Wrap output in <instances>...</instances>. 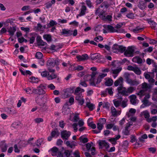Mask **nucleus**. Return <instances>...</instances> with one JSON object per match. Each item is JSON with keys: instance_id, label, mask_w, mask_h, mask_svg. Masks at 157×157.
<instances>
[{"instance_id": "f257e3e1", "label": "nucleus", "mask_w": 157, "mask_h": 157, "mask_svg": "<svg viewBox=\"0 0 157 157\" xmlns=\"http://www.w3.org/2000/svg\"><path fill=\"white\" fill-rule=\"evenodd\" d=\"M124 77L127 83L131 86H137L140 83V81L136 79H132L130 78V75L128 72H125Z\"/></svg>"}, {"instance_id": "f03ea898", "label": "nucleus", "mask_w": 157, "mask_h": 157, "mask_svg": "<svg viewBox=\"0 0 157 157\" xmlns=\"http://www.w3.org/2000/svg\"><path fill=\"white\" fill-rule=\"evenodd\" d=\"M144 76L146 79L148 80V81L150 83L153 84L154 83L155 80L154 78L155 77V75L153 72H145L144 74Z\"/></svg>"}, {"instance_id": "7ed1b4c3", "label": "nucleus", "mask_w": 157, "mask_h": 157, "mask_svg": "<svg viewBox=\"0 0 157 157\" xmlns=\"http://www.w3.org/2000/svg\"><path fill=\"white\" fill-rule=\"evenodd\" d=\"M61 33L62 35H64L66 36H70L73 35V36H75L77 34V31L76 29H75L73 31L68 29H62Z\"/></svg>"}, {"instance_id": "20e7f679", "label": "nucleus", "mask_w": 157, "mask_h": 157, "mask_svg": "<svg viewBox=\"0 0 157 157\" xmlns=\"http://www.w3.org/2000/svg\"><path fill=\"white\" fill-rule=\"evenodd\" d=\"M47 100V96L44 95L41 97L37 96L36 98L35 101L36 103L39 105L43 106Z\"/></svg>"}, {"instance_id": "39448f33", "label": "nucleus", "mask_w": 157, "mask_h": 157, "mask_svg": "<svg viewBox=\"0 0 157 157\" xmlns=\"http://www.w3.org/2000/svg\"><path fill=\"white\" fill-rule=\"evenodd\" d=\"M46 86L42 84H40L37 89H35V94L40 95H43L45 94V92L44 90L45 89Z\"/></svg>"}, {"instance_id": "423d86ee", "label": "nucleus", "mask_w": 157, "mask_h": 157, "mask_svg": "<svg viewBox=\"0 0 157 157\" xmlns=\"http://www.w3.org/2000/svg\"><path fill=\"white\" fill-rule=\"evenodd\" d=\"M134 51L133 48L132 47L129 46L125 51L124 54L126 56L132 57L133 56Z\"/></svg>"}, {"instance_id": "0eeeda50", "label": "nucleus", "mask_w": 157, "mask_h": 157, "mask_svg": "<svg viewBox=\"0 0 157 157\" xmlns=\"http://www.w3.org/2000/svg\"><path fill=\"white\" fill-rule=\"evenodd\" d=\"M95 13L98 15L99 17L103 20L105 18V16L107 15V13L105 11L101 10L100 8L97 10Z\"/></svg>"}, {"instance_id": "6e6552de", "label": "nucleus", "mask_w": 157, "mask_h": 157, "mask_svg": "<svg viewBox=\"0 0 157 157\" xmlns=\"http://www.w3.org/2000/svg\"><path fill=\"white\" fill-rule=\"evenodd\" d=\"M144 96L145 97L142 101L143 105L145 106L150 105H151V103L148 101V99L150 97V94H145Z\"/></svg>"}, {"instance_id": "1a4fd4ad", "label": "nucleus", "mask_w": 157, "mask_h": 157, "mask_svg": "<svg viewBox=\"0 0 157 157\" xmlns=\"http://www.w3.org/2000/svg\"><path fill=\"white\" fill-rule=\"evenodd\" d=\"M117 90L118 93L121 94L123 95H128L127 88L124 87L123 86L121 87H118Z\"/></svg>"}, {"instance_id": "9d476101", "label": "nucleus", "mask_w": 157, "mask_h": 157, "mask_svg": "<svg viewBox=\"0 0 157 157\" xmlns=\"http://www.w3.org/2000/svg\"><path fill=\"white\" fill-rule=\"evenodd\" d=\"M63 97L66 98L69 97L71 94L73 92V90L71 88H68L63 90Z\"/></svg>"}, {"instance_id": "9b49d317", "label": "nucleus", "mask_w": 157, "mask_h": 157, "mask_svg": "<svg viewBox=\"0 0 157 157\" xmlns=\"http://www.w3.org/2000/svg\"><path fill=\"white\" fill-rule=\"evenodd\" d=\"M80 9L79 14L78 15V16H79L85 15L87 11V7L84 5V3H83Z\"/></svg>"}, {"instance_id": "f8f14e48", "label": "nucleus", "mask_w": 157, "mask_h": 157, "mask_svg": "<svg viewBox=\"0 0 157 157\" xmlns=\"http://www.w3.org/2000/svg\"><path fill=\"white\" fill-rule=\"evenodd\" d=\"M75 99L79 104L82 105L84 103V100L82 94H79L78 95H76Z\"/></svg>"}, {"instance_id": "ddd939ff", "label": "nucleus", "mask_w": 157, "mask_h": 157, "mask_svg": "<svg viewBox=\"0 0 157 157\" xmlns=\"http://www.w3.org/2000/svg\"><path fill=\"white\" fill-rule=\"evenodd\" d=\"M115 86L121 87L123 86V79L121 77H120L117 80H116L114 83Z\"/></svg>"}, {"instance_id": "4468645a", "label": "nucleus", "mask_w": 157, "mask_h": 157, "mask_svg": "<svg viewBox=\"0 0 157 157\" xmlns=\"http://www.w3.org/2000/svg\"><path fill=\"white\" fill-rule=\"evenodd\" d=\"M63 45L62 44H52L50 46L49 49L51 50L52 52L57 51L59 49L62 48Z\"/></svg>"}, {"instance_id": "2eb2a0df", "label": "nucleus", "mask_w": 157, "mask_h": 157, "mask_svg": "<svg viewBox=\"0 0 157 157\" xmlns=\"http://www.w3.org/2000/svg\"><path fill=\"white\" fill-rule=\"evenodd\" d=\"M62 112L64 115H68L69 113H70V108L67 106V103L63 106L62 109Z\"/></svg>"}, {"instance_id": "dca6fc26", "label": "nucleus", "mask_w": 157, "mask_h": 157, "mask_svg": "<svg viewBox=\"0 0 157 157\" xmlns=\"http://www.w3.org/2000/svg\"><path fill=\"white\" fill-rule=\"evenodd\" d=\"M0 147L2 152H4L6 151L8 146L5 140L2 141L0 142Z\"/></svg>"}, {"instance_id": "f3484780", "label": "nucleus", "mask_w": 157, "mask_h": 157, "mask_svg": "<svg viewBox=\"0 0 157 157\" xmlns=\"http://www.w3.org/2000/svg\"><path fill=\"white\" fill-rule=\"evenodd\" d=\"M113 88L112 87L107 88L104 91L101 92V94L104 96H105L107 93H108L109 95L112 96L113 94Z\"/></svg>"}, {"instance_id": "a211bd4d", "label": "nucleus", "mask_w": 157, "mask_h": 157, "mask_svg": "<svg viewBox=\"0 0 157 157\" xmlns=\"http://www.w3.org/2000/svg\"><path fill=\"white\" fill-rule=\"evenodd\" d=\"M71 133L69 131H64L61 133L62 137L65 139L67 140L71 135Z\"/></svg>"}, {"instance_id": "6ab92c4d", "label": "nucleus", "mask_w": 157, "mask_h": 157, "mask_svg": "<svg viewBox=\"0 0 157 157\" xmlns=\"http://www.w3.org/2000/svg\"><path fill=\"white\" fill-rule=\"evenodd\" d=\"M98 73L97 71L93 72L91 75H85L84 78L85 80L88 81L89 79L94 78L95 76Z\"/></svg>"}, {"instance_id": "aec40b11", "label": "nucleus", "mask_w": 157, "mask_h": 157, "mask_svg": "<svg viewBox=\"0 0 157 157\" xmlns=\"http://www.w3.org/2000/svg\"><path fill=\"white\" fill-rule=\"evenodd\" d=\"M51 154L53 156H56L59 151L58 148L56 147H54L50 149Z\"/></svg>"}, {"instance_id": "412c9836", "label": "nucleus", "mask_w": 157, "mask_h": 157, "mask_svg": "<svg viewBox=\"0 0 157 157\" xmlns=\"http://www.w3.org/2000/svg\"><path fill=\"white\" fill-rule=\"evenodd\" d=\"M98 144L101 148L104 147L105 148L107 149L109 147V144L105 140L100 141L99 142Z\"/></svg>"}, {"instance_id": "4be33fe9", "label": "nucleus", "mask_w": 157, "mask_h": 157, "mask_svg": "<svg viewBox=\"0 0 157 157\" xmlns=\"http://www.w3.org/2000/svg\"><path fill=\"white\" fill-rule=\"evenodd\" d=\"M111 112L112 115L114 117L117 116L118 114L120 115L121 113L120 111H117L115 108L113 106L111 107Z\"/></svg>"}, {"instance_id": "5701e85b", "label": "nucleus", "mask_w": 157, "mask_h": 157, "mask_svg": "<svg viewBox=\"0 0 157 157\" xmlns=\"http://www.w3.org/2000/svg\"><path fill=\"white\" fill-rule=\"evenodd\" d=\"M76 58L79 61H83L87 60L88 58V56L87 54H84L82 56H78Z\"/></svg>"}, {"instance_id": "b1692460", "label": "nucleus", "mask_w": 157, "mask_h": 157, "mask_svg": "<svg viewBox=\"0 0 157 157\" xmlns=\"http://www.w3.org/2000/svg\"><path fill=\"white\" fill-rule=\"evenodd\" d=\"M136 110L133 108H131L129 109V111L126 113V115L128 117L133 116L136 113Z\"/></svg>"}, {"instance_id": "393cba45", "label": "nucleus", "mask_w": 157, "mask_h": 157, "mask_svg": "<svg viewBox=\"0 0 157 157\" xmlns=\"http://www.w3.org/2000/svg\"><path fill=\"white\" fill-rule=\"evenodd\" d=\"M105 84L107 86H110L113 85V80L110 78H107L105 79Z\"/></svg>"}, {"instance_id": "a878e982", "label": "nucleus", "mask_w": 157, "mask_h": 157, "mask_svg": "<svg viewBox=\"0 0 157 157\" xmlns=\"http://www.w3.org/2000/svg\"><path fill=\"white\" fill-rule=\"evenodd\" d=\"M148 23L151 25V27L152 29H157V24L153 21L151 19L147 20Z\"/></svg>"}, {"instance_id": "bb28decb", "label": "nucleus", "mask_w": 157, "mask_h": 157, "mask_svg": "<svg viewBox=\"0 0 157 157\" xmlns=\"http://www.w3.org/2000/svg\"><path fill=\"white\" fill-rule=\"evenodd\" d=\"M36 40L38 45L39 46H44L47 44V43L44 42L41 39V38L40 36H37L36 38Z\"/></svg>"}, {"instance_id": "cd10ccee", "label": "nucleus", "mask_w": 157, "mask_h": 157, "mask_svg": "<svg viewBox=\"0 0 157 157\" xmlns=\"http://www.w3.org/2000/svg\"><path fill=\"white\" fill-rule=\"evenodd\" d=\"M24 90L28 94H30L33 93L35 94V88H33L28 87L26 88Z\"/></svg>"}, {"instance_id": "c85d7f7f", "label": "nucleus", "mask_w": 157, "mask_h": 157, "mask_svg": "<svg viewBox=\"0 0 157 157\" xmlns=\"http://www.w3.org/2000/svg\"><path fill=\"white\" fill-rule=\"evenodd\" d=\"M46 25H44L42 26L40 23H38L37 25V26H35V28L36 30L38 31H43L46 28Z\"/></svg>"}, {"instance_id": "c756f323", "label": "nucleus", "mask_w": 157, "mask_h": 157, "mask_svg": "<svg viewBox=\"0 0 157 157\" xmlns=\"http://www.w3.org/2000/svg\"><path fill=\"white\" fill-rule=\"evenodd\" d=\"M55 0H52L51 1L48 2L45 4L44 5L46 8L48 9L52 7V5L55 4Z\"/></svg>"}, {"instance_id": "7c9ffc66", "label": "nucleus", "mask_w": 157, "mask_h": 157, "mask_svg": "<svg viewBox=\"0 0 157 157\" xmlns=\"http://www.w3.org/2000/svg\"><path fill=\"white\" fill-rule=\"evenodd\" d=\"M136 94L139 97L140 99H141L146 94L145 91L144 89L141 90L137 92Z\"/></svg>"}, {"instance_id": "2f4dec72", "label": "nucleus", "mask_w": 157, "mask_h": 157, "mask_svg": "<svg viewBox=\"0 0 157 157\" xmlns=\"http://www.w3.org/2000/svg\"><path fill=\"white\" fill-rule=\"evenodd\" d=\"M84 91L83 89L78 87L75 89L74 92V94L76 95H78L79 94H81V93L84 92Z\"/></svg>"}, {"instance_id": "473e14b6", "label": "nucleus", "mask_w": 157, "mask_h": 157, "mask_svg": "<svg viewBox=\"0 0 157 157\" xmlns=\"http://www.w3.org/2000/svg\"><path fill=\"white\" fill-rule=\"evenodd\" d=\"M86 106L90 111L93 110L94 108V105L93 104L91 103L89 100L88 101L86 102Z\"/></svg>"}, {"instance_id": "72a5a7b5", "label": "nucleus", "mask_w": 157, "mask_h": 157, "mask_svg": "<svg viewBox=\"0 0 157 157\" xmlns=\"http://www.w3.org/2000/svg\"><path fill=\"white\" fill-rule=\"evenodd\" d=\"M130 98V101L132 105H135L136 103V95L132 94L129 97Z\"/></svg>"}, {"instance_id": "f704fd0d", "label": "nucleus", "mask_w": 157, "mask_h": 157, "mask_svg": "<svg viewBox=\"0 0 157 157\" xmlns=\"http://www.w3.org/2000/svg\"><path fill=\"white\" fill-rule=\"evenodd\" d=\"M56 63V61L54 59L49 60L48 61L47 65V66L53 67H54Z\"/></svg>"}, {"instance_id": "c9c22d12", "label": "nucleus", "mask_w": 157, "mask_h": 157, "mask_svg": "<svg viewBox=\"0 0 157 157\" xmlns=\"http://www.w3.org/2000/svg\"><path fill=\"white\" fill-rule=\"evenodd\" d=\"M90 80V85L96 86V84L99 83H97L98 78L97 79L94 78L89 79Z\"/></svg>"}, {"instance_id": "e433bc0d", "label": "nucleus", "mask_w": 157, "mask_h": 157, "mask_svg": "<svg viewBox=\"0 0 157 157\" xmlns=\"http://www.w3.org/2000/svg\"><path fill=\"white\" fill-rule=\"evenodd\" d=\"M106 73H100L98 77L97 83H100L101 81V79L104 77L107 76Z\"/></svg>"}, {"instance_id": "4c0bfd02", "label": "nucleus", "mask_w": 157, "mask_h": 157, "mask_svg": "<svg viewBox=\"0 0 157 157\" xmlns=\"http://www.w3.org/2000/svg\"><path fill=\"white\" fill-rule=\"evenodd\" d=\"M132 61L134 62L137 63H141L142 62V60L138 56L133 57L132 59Z\"/></svg>"}, {"instance_id": "58836bf2", "label": "nucleus", "mask_w": 157, "mask_h": 157, "mask_svg": "<svg viewBox=\"0 0 157 157\" xmlns=\"http://www.w3.org/2000/svg\"><path fill=\"white\" fill-rule=\"evenodd\" d=\"M57 77V75L54 73H52L50 75L49 73V75H48L47 77V79L48 80H52L56 78Z\"/></svg>"}, {"instance_id": "ea45409f", "label": "nucleus", "mask_w": 157, "mask_h": 157, "mask_svg": "<svg viewBox=\"0 0 157 157\" xmlns=\"http://www.w3.org/2000/svg\"><path fill=\"white\" fill-rule=\"evenodd\" d=\"M119 45L117 44H114L113 45L112 48V51L113 52L118 53H119Z\"/></svg>"}, {"instance_id": "a19ab883", "label": "nucleus", "mask_w": 157, "mask_h": 157, "mask_svg": "<svg viewBox=\"0 0 157 157\" xmlns=\"http://www.w3.org/2000/svg\"><path fill=\"white\" fill-rule=\"evenodd\" d=\"M44 39L47 42H50L52 40V36L50 34H44L43 36Z\"/></svg>"}, {"instance_id": "79ce46f5", "label": "nucleus", "mask_w": 157, "mask_h": 157, "mask_svg": "<svg viewBox=\"0 0 157 157\" xmlns=\"http://www.w3.org/2000/svg\"><path fill=\"white\" fill-rule=\"evenodd\" d=\"M16 31L15 27L14 26L10 27L8 30V32L10 35L12 36L14 34L15 32Z\"/></svg>"}, {"instance_id": "37998d69", "label": "nucleus", "mask_w": 157, "mask_h": 157, "mask_svg": "<svg viewBox=\"0 0 157 157\" xmlns=\"http://www.w3.org/2000/svg\"><path fill=\"white\" fill-rule=\"evenodd\" d=\"M79 140L80 142L85 143L87 142L88 141V140L87 138L85 137L84 136H82L79 138Z\"/></svg>"}, {"instance_id": "c03bdc74", "label": "nucleus", "mask_w": 157, "mask_h": 157, "mask_svg": "<svg viewBox=\"0 0 157 157\" xmlns=\"http://www.w3.org/2000/svg\"><path fill=\"white\" fill-rule=\"evenodd\" d=\"M136 74L140 75L141 73V71L140 68L137 67H135L133 71Z\"/></svg>"}, {"instance_id": "a18cd8bd", "label": "nucleus", "mask_w": 157, "mask_h": 157, "mask_svg": "<svg viewBox=\"0 0 157 157\" xmlns=\"http://www.w3.org/2000/svg\"><path fill=\"white\" fill-rule=\"evenodd\" d=\"M142 115L144 116L146 118H148L150 117V114L148 111L145 110L141 113Z\"/></svg>"}, {"instance_id": "49530a36", "label": "nucleus", "mask_w": 157, "mask_h": 157, "mask_svg": "<svg viewBox=\"0 0 157 157\" xmlns=\"http://www.w3.org/2000/svg\"><path fill=\"white\" fill-rule=\"evenodd\" d=\"M100 57V55L98 53L94 54L91 55L90 57L91 59L93 60H95L98 59Z\"/></svg>"}, {"instance_id": "de8ad7c7", "label": "nucleus", "mask_w": 157, "mask_h": 157, "mask_svg": "<svg viewBox=\"0 0 157 157\" xmlns=\"http://www.w3.org/2000/svg\"><path fill=\"white\" fill-rule=\"evenodd\" d=\"M122 69V68L121 67H119L118 68L114 69H112L111 73L113 74H118L121 71Z\"/></svg>"}, {"instance_id": "09e8293b", "label": "nucleus", "mask_w": 157, "mask_h": 157, "mask_svg": "<svg viewBox=\"0 0 157 157\" xmlns=\"http://www.w3.org/2000/svg\"><path fill=\"white\" fill-rule=\"evenodd\" d=\"M113 102L116 107H119L121 103V101L120 100L115 99L113 100Z\"/></svg>"}, {"instance_id": "8fccbe9b", "label": "nucleus", "mask_w": 157, "mask_h": 157, "mask_svg": "<svg viewBox=\"0 0 157 157\" xmlns=\"http://www.w3.org/2000/svg\"><path fill=\"white\" fill-rule=\"evenodd\" d=\"M39 72L42 77H46L47 78V77L49 75V72L48 71H39Z\"/></svg>"}, {"instance_id": "3c124183", "label": "nucleus", "mask_w": 157, "mask_h": 157, "mask_svg": "<svg viewBox=\"0 0 157 157\" xmlns=\"http://www.w3.org/2000/svg\"><path fill=\"white\" fill-rule=\"evenodd\" d=\"M57 24V23L55 21L53 20H51L50 23L47 25V28H48L54 25H56Z\"/></svg>"}, {"instance_id": "603ef678", "label": "nucleus", "mask_w": 157, "mask_h": 157, "mask_svg": "<svg viewBox=\"0 0 157 157\" xmlns=\"http://www.w3.org/2000/svg\"><path fill=\"white\" fill-rule=\"evenodd\" d=\"M76 67L75 66V64H72L70 63L69 65L68 70L70 71H73L76 70Z\"/></svg>"}, {"instance_id": "864d4df0", "label": "nucleus", "mask_w": 157, "mask_h": 157, "mask_svg": "<svg viewBox=\"0 0 157 157\" xmlns=\"http://www.w3.org/2000/svg\"><path fill=\"white\" fill-rule=\"evenodd\" d=\"M141 87L144 90H147L150 88L149 87V85L146 82H144L141 84Z\"/></svg>"}, {"instance_id": "5fc2aeb1", "label": "nucleus", "mask_w": 157, "mask_h": 157, "mask_svg": "<svg viewBox=\"0 0 157 157\" xmlns=\"http://www.w3.org/2000/svg\"><path fill=\"white\" fill-rule=\"evenodd\" d=\"M107 28L108 30L111 32H116L117 31V30L115 29L112 26L108 25L107 26Z\"/></svg>"}, {"instance_id": "6e6d98bb", "label": "nucleus", "mask_w": 157, "mask_h": 157, "mask_svg": "<svg viewBox=\"0 0 157 157\" xmlns=\"http://www.w3.org/2000/svg\"><path fill=\"white\" fill-rule=\"evenodd\" d=\"M128 95L132 93L135 90V89L133 87L130 86L127 88Z\"/></svg>"}, {"instance_id": "4d7b16f0", "label": "nucleus", "mask_w": 157, "mask_h": 157, "mask_svg": "<svg viewBox=\"0 0 157 157\" xmlns=\"http://www.w3.org/2000/svg\"><path fill=\"white\" fill-rule=\"evenodd\" d=\"M59 135V133L56 130L52 131L51 133L52 136L53 137H57Z\"/></svg>"}, {"instance_id": "13d9d810", "label": "nucleus", "mask_w": 157, "mask_h": 157, "mask_svg": "<svg viewBox=\"0 0 157 157\" xmlns=\"http://www.w3.org/2000/svg\"><path fill=\"white\" fill-rule=\"evenodd\" d=\"M43 56V54L40 52H37L36 54L35 57L38 59H42Z\"/></svg>"}, {"instance_id": "bf43d9fd", "label": "nucleus", "mask_w": 157, "mask_h": 157, "mask_svg": "<svg viewBox=\"0 0 157 157\" xmlns=\"http://www.w3.org/2000/svg\"><path fill=\"white\" fill-rule=\"evenodd\" d=\"M138 6L141 10H143L145 8V3L143 2H140L138 4Z\"/></svg>"}, {"instance_id": "052dcab7", "label": "nucleus", "mask_w": 157, "mask_h": 157, "mask_svg": "<svg viewBox=\"0 0 157 157\" xmlns=\"http://www.w3.org/2000/svg\"><path fill=\"white\" fill-rule=\"evenodd\" d=\"M21 123L18 122H15L13 123L11 125L12 127L15 128H17L20 126Z\"/></svg>"}, {"instance_id": "680f3d73", "label": "nucleus", "mask_w": 157, "mask_h": 157, "mask_svg": "<svg viewBox=\"0 0 157 157\" xmlns=\"http://www.w3.org/2000/svg\"><path fill=\"white\" fill-rule=\"evenodd\" d=\"M128 100L127 99H125L123 100L122 102H121V107L124 108L126 107L127 105Z\"/></svg>"}, {"instance_id": "e2e57ef3", "label": "nucleus", "mask_w": 157, "mask_h": 157, "mask_svg": "<svg viewBox=\"0 0 157 157\" xmlns=\"http://www.w3.org/2000/svg\"><path fill=\"white\" fill-rule=\"evenodd\" d=\"M44 139L43 138L38 139L36 141V146L38 147L43 144Z\"/></svg>"}, {"instance_id": "0e129e2a", "label": "nucleus", "mask_w": 157, "mask_h": 157, "mask_svg": "<svg viewBox=\"0 0 157 157\" xmlns=\"http://www.w3.org/2000/svg\"><path fill=\"white\" fill-rule=\"evenodd\" d=\"M119 52L122 53L124 52L126 50V47L122 45H119Z\"/></svg>"}, {"instance_id": "69168bd1", "label": "nucleus", "mask_w": 157, "mask_h": 157, "mask_svg": "<svg viewBox=\"0 0 157 157\" xmlns=\"http://www.w3.org/2000/svg\"><path fill=\"white\" fill-rule=\"evenodd\" d=\"M93 144L92 142L88 143L86 144V148L88 151H89Z\"/></svg>"}, {"instance_id": "338daca9", "label": "nucleus", "mask_w": 157, "mask_h": 157, "mask_svg": "<svg viewBox=\"0 0 157 157\" xmlns=\"http://www.w3.org/2000/svg\"><path fill=\"white\" fill-rule=\"evenodd\" d=\"M106 122V119L105 118H101L99 119L98 123L104 125Z\"/></svg>"}, {"instance_id": "774afa93", "label": "nucleus", "mask_w": 157, "mask_h": 157, "mask_svg": "<svg viewBox=\"0 0 157 157\" xmlns=\"http://www.w3.org/2000/svg\"><path fill=\"white\" fill-rule=\"evenodd\" d=\"M103 40V38L101 36H98L94 39V40L97 42L102 41Z\"/></svg>"}]
</instances>
